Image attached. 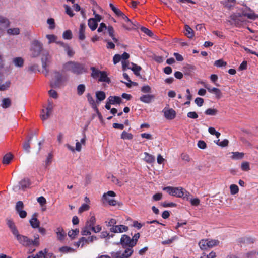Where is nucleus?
I'll return each mask as SVG.
<instances>
[{
    "label": "nucleus",
    "mask_w": 258,
    "mask_h": 258,
    "mask_svg": "<svg viewBox=\"0 0 258 258\" xmlns=\"http://www.w3.org/2000/svg\"><path fill=\"white\" fill-rule=\"evenodd\" d=\"M144 155H145L144 157V160L147 163H151L155 161V158L153 156L148 154V153L145 152Z\"/></svg>",
    "instance_id": "38"
},
{
    "label": "nucleus",
    "mask_w": 258,
    "mask_h": 258,
    "mask_svg": "<svg viewBox=\"0 0 258 258\" xmlns=\"http://www.w3.org/2000/svg\"><path fill=\"white\" fill-rule=\"evenodd\" d=\"M39 239V235L38 234L34 235V240H32V243H31L32 245L38 246L40 244Z\"/></svg>",
    "instance_id": "53"
},
{
    "label": "nucleus",
    "mask_w": 258,
    "mask_h": 258,
    "mask_svg": "<svg viewBox=\"0 0 258 258\" xmlns=\"http://www.w3.org/2000/svg\"><path fill=\"white\" fill-rule=\"evenodd\" d=\"M7 221V224L10 229L11 230V232H12L13 234L15 235L16 234H17L19 231L18 229H17L16 226L15 225V223L12 220L10 219L7 218L6 219Z\"/></svg>",
    "instance_id": "16"
},
{
    "label": "nucleus",
    "mask_w": 258,
    "mask_h": 258,
    "mask_svg": "<svg viewBox=\"0 0 258 258\" xmlns=\"http://www.w3.org/2000/svg\"><path fill=\"white\" fill-rule=\"evenodd\" d=\"M13 62L16 67H22L24 64V60L20 57L14 58Z\"/></svg>",
    "instance_id": "30"
},
{
    "label": "nucleus",
    "mask_w": 258,
    "mask_h": 258,
    "mask_svg": "<svg viewBox=\"0 0 258 258\" xmlns=\"http://www.w3.org/2000/svg\"><path fill=\"white\" fill-rule=\"evenodd\" d=\"M185 35L189 38H191L194 36L193 30L187 25L185 26Z\"/></svg>",
    "instance_id": "26"
},
{
    "label": "nucleus",
    "mask_w": 258,
    "mask_h": 258,
    "mask_svg": "<svg viewBox=\"0 0 258 258\" xmlns=\"http://www.w3.org/2000/svg\"><path fill=\"white\" fill-rule=\"evenodd\" d=\"M27 71L30 73H36L40 72L39 69V65L36 63H31L27 67Z\"/></svg>",
    "instance_id": "23"
},
{
    "label": "nucleus",
    "mask_w": 258,
    "mask_h": 258,
    "mask_svg": "<svg viewBox=\"0 0 258 258\" xmlns=\"http://www.w3.org/2000/svg\"><path fill=\"white\" fill-rule=\"evenodd\" d=\"M13 157V155L11 153L6 154L3 157V163L4 164H9L12 159Z\"/></svg>",
    "instance_id": "34"
},
{
    "label": "nucleus",
    "mask_w": 258,
    "mask_h": 258,
    "mask_svg": "<svg viewBox=\"0 0 258 258\" xmlns=\"http://www.w3.org/2000/svg\"><path fill=\"white\" fill-rule=\"evenodd\" d=\"M30 224L33 228H38L40 225V222L37 219L35 215H33V217L30 220Z\"/></svg>",
    "instance_id": "24"
},
{
    "label": "nucleus",
    "mask_w": 258,
    "mask_h": 258,
    "mask_svg": "<svg viewBox=\"0 0 258 258\" xmlns=\"http://www.w3.org/2000/svg\"><path fill=\"white\" fill-rule=\"evenodd\" d=\"M155 98V96L153 94L142 95L140 97V100L145 103H150Z\"/></svg>",
    "instance_id": "14"
},
{
    "label": "nucleus",
    "mask_w": 258,
    "mask_h": 258,
    "mask_svg": "<svg viewBox=\"0 0 258 258\" xmlns=\"http://www.w3.org/2000/svg\"><path fill=\"white\" fill-rule=\"evenodd\" d=\"M68 80V78L59 71L53 73V77L50 82V86L53 88H59Z\"/></svg>",
    "instance_id": "3"
},
{
    "label": "nucleus",
    "mask_w": 258,
    "mask_h": 258,
    "mask_svg": "<svg viewBox=\"0 0 258 258\" xmlns=\"http://www.w3.org/2000/svg\"><path fill=\"white\" fill-rule=\"evenodd\" d=\"M128 228L127 226L124 225H118L111 227L110 231L113 233H122L126 232L128 230Z\"/></svg>",
    "instance_id": "11"
},
{
    "label": "nucleus",
    "mask_w": 258,
    "mask_h": 258,
    "mask_svg": "<svg viewBox=\"0 0 258 258\" xmlns=\"http://www.w3.org/2000/svg\"><path fill=\"white\" fill-rule=\"evenodd\" d=\"M133 67L131 68V70L134 72V74L138 77L141 78V76L139 73V72L141 70L142 68L140 66H138L136 64L132 63Z\"/></svg>",
    "instance_id": "33"
},
{
    "label": "nucleus",
    "mask_w": 258,
    "mask_h": 258,
    "mask_svg": "<svg viewBox=\"0 0 258 258\" xmlns=\"http://www.w3.org/2000/svg\"><path fill=\"white\" fill-rule=\"evenodd\" d=\"M43 50V44L38 40H34L31 45V57L36 58L38 57Z\"/></svg>",
    "instance_id": "5"
},
{
    "label": "nucleus",
    "mask_w": 258,
    "mask_h": 258,
    "mask_svg": "<svg viewBox=\"0 0 258 258\" xmlns=\"http://www.w3.org/2000/svg\"><path fill=\"white\" fill-rule=\"evenodd\" d=\"M218 112V110L214 108H209L207 109L205 113L208 115H215Z\"/></svg>",
    "instance_id": "48"
},
{
    "label": "nucleus",
    "mask_w": 258,
    "mask_h": 258,
    "mask_svg": "<svg viewBox=\"0 0 258 258\" xmlns=\"http://www.w3.org/2000/svg\"><path fill=\"white\" fill-rule=\"evenodd\" d=\"M89 209V206L86 204H83L79 209L78 212L81 213L84 211H87Z\"/></svg>",
    "instance_id": "59"
},
{
    "label": "nucleus",
    "mask_w": 258,
    "mask_h": 258,
    "mask_svg": "<svg viewBox=\"0 0 258 258\" xmlns=\"http://www.w3.org/2000/svg\"><path fill=\"white\" fill-rule=\"evenodd\" d=\"M143 93H150L151 92V88L149 85H144L141 89Z\"/></svg>",
    "instance_id": "54"
},
{
    "label": "nucleus",
    "mask_w": 258,
    "mask_h": 258,
    "mask_svg": "<svg viewBox=\"0 0 258 258\" xmlns=\"http://www.w3.org/2000/svg\"><path fill=\"white\" fill-rule=\"evenodd\" d=\"M247 10L249 11L248 12L246 10H242V13H236L233 14L231 15H235L238 18L243 17V16L247 17L250 19L254 20L256 18L258 17V16L255 14L249 8H247Z\"/></svg>",
    "instance_id": "8"
},
{
    "label": "nucleus",
    "mask_w": 258,
    "mask_h": 258,
    "mask_svg": "<svg viewBox=\"0 0 258 258\" xmlns=\"http://www.w3.org/2000/svg\"><path fill=\"white\" fill-rule=\"evenodd\" d=\"M99 81L104 82L107 83L110 82V79L108 77L106 72L102 71L99 76Z\"/></svg>",
    "instance_id": "20"
},
{
    "label": "nucleus",
    "mask_w": 258,
    "mask_h": 258,
    "mask_svg": "<svg viewBox=\"0 0 258 258\" xmlns=\"http://www.w3.org/2000/svg\"><path fill=\"white\" fill-rule=\"evenodd\" d=\"M230 193L235 195L238 192L239 188L236 184H231L230 186Z\"/></svg>",
    "instance_id": "49"
},
{
    "label": "nucleus",
    "mask_w": 258,
    "mask_h": 258,
    "mask_svg": "<svg viewBox=\"0 0 258 258\" xmlns=\"http://www.w3.org/2000/svg\"><path fill=\"white\" fill-rule=\"evenodd\" d=\"M163 112L165 117L167 119L172 120L175 117L176 112L173 109H164Z\"/></svg>",
    "instance_id": "12"
},
{
    "label": "nucleus",
    "mask_w": 258,
    "mask_h": 258,
    "mask_svg": "<svg viewBox=\"0 0 258 258\" xmlns=\"http://www.w3.org/2000/svg\"><path fill=\"white\" fill-rule=\"evenodd\" d=\"M30 185V181L28 178H25L21 180L19 183V186H15L13 190L15 191H17L18 190L22 189L24 190L26 188L28 187Z\"/></svg>",
    "instance_id": "10"
},
{
    "label": "nucleus",
    "mask_w": 258,
    "mask_h": 258,
    "mask_svg": "<svg viewBox=\"0 0 258 258\" xmlns=\"http://www.w3.org/2000/svg\"><path fill=\"white\" fill-rule=\"evenodd\" d=\"M62 70L64 72H70L76 75H81L87 71L84 64L75 61H69L63 63Z\"/></svg>",
    "instance_id": "1"
},
{
    "label": "nucleus",
    "mask_w": 258,
    "mask_h": 258,
    "mask_svg": "<svg viewBox=\"0 0 258 258\" xmlns=\"http://www.w3.org/2000/svg\"><path fill=\"white\" fill-rule=\"evenodd\" d=\"M56 233L58 240H62L64 239L66 234L62 228H57L56 230Z\"/></svg>",
    "instance_id": "22"
},
{
    "label": "nucleus",
    "mask_w": 258,
    "mask_h": 258,
    "mask_svg": "<svg viewBox=\"0 0 258 258\" xmlns=\"http://www.w3.org/2000/svg\"><path fill=\"white\" fill-rule=\"evenodd\" d=\"M37 201L42 207L44 206L46 203L45 198L43 196L38 197Z\"/></svg>",
    "instance_id": "61"
},
{
    "label": "nucleus",
    "mask_w": 258,
    "mask_h": 258,
    "mask_svg": "<svg viewBox=\"0 0 258 258\" xmlns=\"http://www.w3.org/2000/svg\"><path fill=\"white\" fill-rule=\"evenodd\" d=\"M116 196L115 193L113 191H108L106 193L103 194L102 197V200L103 201V203L105 202V201L108 202V203L111 206H115L116 205V201L113 199H110L108 197H115Z\"/></svg>",
    "instance_id": "9"
},
{
    "label": "nucleus",
    "mask_w": 258,
    "mask_h": 258,
    "mask_svg": "<svg viewBox=\"0 0 258 258\" xmlns=\"http://www.w3.org/2000/svg\"><path fill=\"white\" fill-rule=\"evenodd\" d=\"M97 102L104 100L106 98L105 93L103 91H99L96 92Z\"/></svg>",
    "instance_id": "25"
},
{
    "label": "nucleus",
    "mask_w": 258,
    "mask_h": 258,
    "mask_svg": "<svg viewBox=\"0 0 258 258\" xmlns=\"http://www.w3.org/2000/svg\"><path fill=\"white\" fill-rule=\"evenodd\" d=\"M24 208V204L22 201H18L16 203L15 209L17 212L22 210Z\"/></svg>",
    "instance_id": "58"
},
{
    "label": "nucleus",
    "mask_w": 258,
    "mask_h": 258,
    "mask_svg": "<svg viewBox=\"0 0 258 258\" xmlns=\"http://www.w3.org/2000/svg\"><path fill=\"white\" fill-rule=\"evenodd\" d=\"M62 37L64 39L70 40L72 38V33L71 30L65 31L62 34Z\"/></svg>",
    "instance_id": "44"
},
{
    "label": "nucleus",
    "mask_w": 258,
    "mask_h": 258,
    "mask_svg": "<svg viewBox=\"0 0 258 258\" xmlns=\"http://www.w3.org/2000/svg\"><path fill=\"white\" fill-rule=\"evenodd\" d=\"M107 29L109 36L112 38V40L115 43L118 44V40L114 37V30L113 27L111 26H109L108 27Z\"/></svg>",
    "instance_id": "28"
},
{
    "label": "nucleus",
    "mask_w": 258,
    "mask_h": 258,
    "mask_svg": "<svg viewBox=\"0 0 258 258\" xmlns=\"http://www.w3.org/2000/svg\"><path fill=\"white\" fill-rule=\"evenodd\" d=\"M235 15H231L230 18L232 21L231 23L234 24L236 26H240L244 22L243 17L238 18Z\"/></svg>",
    "instance_id": "13"
},
{
    "label": "nucleus",
    "mask_w": 258,
    "mask_h": 258,
    "mask_svg": "<svg viewBox=\"0 0 258 258\" xmlns=\"http://www.w3.org/2000/svg\"><path fill=\"white\" fill-rule=\"evenodd\" d=\"M64 50L69 57H72L75 53L73 49L68 45L64 46Z\"/></svg>",
    "instance_id": "47"
},
{
    "label": "nucleus",
    "mask_w": 258,
    "mask_h": 258,
    "mask_svg": "<svg viewBox=\"0 0 258 258\" xmlns=\"http://www.w3.org/2000/svg\"><path fill=\"white\" fill-rule=\"evenodd\" d=\"M14 236L18 241V242L23 246H30L32 245V239L29 238L26 236L20 234L18 232Z\"/></svg>",
    "instance_id": "7"
},
{
    "label": "nucleus",
    "mask_w": 258,
    "mask_h": 258,
    "mask_svg": "<svg viewBox=\"0 0 258 258\" xmlns=\"http://www.w3.org/2000/svg\"><path fill=\"white\" fill-rule=\"evenodd\" d=\"M48 24L49 25V29H53L55 28L54 20L53 18H49L47 20Z\"/></svg>",
    "instance_id": "60"
},
{
    "label": "nucleus",
    "mask_w": 258,
    "mask_h": 258,
    "mask_svg": "<svg viewBox=\"0 0 258 258\" xmlns=\"http://www.w3.org/2000/svg\"><path fill=\"white\" fill-rule=\"evenodd\" d=\"M88 25L91 30L94 31L98 26L97 21L95 19L90 18L88 20Z\"/></svg>",
    "instance_id": "19"
},
{
    "label": "nucleus",
    "mask_w": 258,
    "mask_h": 258,
    "mask_svg": "<svg viewBox=\"0 0 258 258\" xmlns=\"http://www.w3.org/2000/svg\"><path fill=\"white\" fill-rule=\"evenodd\" d=\"M45 254L44 256V258H55V256L52 253H48L47 249H44Z\"/></svg>",
    "instance_id": "64"
},
{
    "label": "nucleus",
    "mask_w": 258,
    "mask_h": 258,
    "mask_svg": "<svg viewBox=\"0 0 258 258\" xmlns=\"http://www.w3.org/2000/svg\"><path fill=\"white\" fill-rule=\"evenodd\" d=\"M226 64V62L224 61L222 59L216 60L214 62V66H216L217 67H221L223 66H225Z\"/></svg>",
    "instance_id": "56"
},
{
    "label": "nucleus",
    "mask_w": 258,
    "mask_h": 258,
    "mask_svg": "<svg viewBox=\"0 0 258 258\" xmlns=\"http://www.w3.org/2000/svg\"><path fill=\"white\" fill-rule=\"evenodd\" d=\"M86 97H87V100H88L89 103L91 105L92 108H93L94 109H97L96 103L95 102V100L93 98L91 94L88 93L86 95Z\"/></svg>",
    "instance_id": "27"
},
{
    "label": "nucleus",
    "mask_w": 258,
    "mask_h": 258,
    "mask_svg": "<svg viewBox=\"0 0 258 258\" xmlns=\"http://www.w3.org/2000/svg\"><path fill=\"white\" fill-rule=\"evenodd\" d=\"M7 33L9 35H18L20 33V30L18 28H9L7 30Z\"/></svg>",
    "instance_id": "39"
},
{
    "label": "nucleus",
    "mask_w": 258,
    "mask_h": 258,
    "mask_svg": "<svg viewBox=\"0 0 258 258\" xmlns=\"http://www.w3.org/2000/svg\"><path fill=\"white\" fill-rule=\"evenodd\" d=\"M86 26L84 24H81L80 26L79 32V38L81 40H84L85 39V31Z\"/></svg>",
    "instance_id": "18"
},
{
    "label": "nucleus",
    "mask_w": 258,
    "mask_h": 258,
    "mask_svg": "<svg viewBox=\"0 0 258 258\" xmlns=\"http://www.w3.org/2000/svg\"><path fill=\"white\" fill-rule=\"evenodd\" d=\"M219 243H220V242L217 240H215V239L208 240V243L209 248H212L214 246L218 245Z\"/></svg>",
    "instance_id": "45"
},
{
    "label": "nucleus",
    "mask_w": 258,
    "mask_h": 258,
    "mask_svg": "<svg viewBox=\"0 0 258 258\" xmlns=\"http://www.w3.org/2000/svg\"><path fill=\"white\" fill-rule=\"evenodd\" d=\"M11 105V100L9 98H4L2 100L1 106L3 108H7Z\"/></svg>",
    "instance_id": "31"
},
{
    "label": "nucleus",
    "mask_w": 258,
    "mask_h": 258,
    "mask_svg": "<svg viewBox=\"0 0 258 258\" xmlns=\"http://www.w3.org/2000/svg\"><path fill=\"white\" fill-rule=\"evenodd\" d=\"M85 86L84 84H80L77 86V91L78 95L81 96L82 95L85 91Z\"/></svg>",
    "instance_id": "41"
},
{
    "label": "nucleus",
    "mask_w": 258,
    "mask_h": 258,
    "mask_svg": "<svg viewBox=\"0 0 258 258\" xmlns=\"http://www.w3.org/2000/svg\"><path fill=\"white\" fill-rule=\"evenodd\" d=\"M195 102L198 106L201 107L204 103V99L200 97H197L196 98Z\"/></svg>",
    "instance_id": "63"
},
{
    "label": "nucleus",
    "mask_w": 258,
    "mask_h": 258,
    "mask_svg": "<svg viewBox=\"0 0 258 258\" xmlns=\"http://www.w3.org/2000/svg\"><path fill=\"white\" fill-rule=\"evenodd\" d=\"M108 101H109V103H111L112 104H119L121 102V99L120 97L118 96H109L108 98Z\"/></svg>",
    "instance_id": "21"
},
{
    "label": "nucleus",
    "mask_w": 258,
    "mask_h": 258,
    "mask_svg": "<svg viewBox=\"0 0 258 258\" xmlns=\"http://www.w3.org/2000/svg\"><path fill=\"white\" fill-rule=\"evenodd\" d=\"M96 222V218L94 216H92L89 220H88L86 224L87 226H88L90 228H92L93 226H94Z\"/></svg>",
    "instance_id": "36"
},
{
    "label": "nucleus",
    "mask_w": 258,
    "mask_h": 258,
    "mask_svg": "<svg viewBox=\"0 0 258 258\" xmlns=\"http://www.w3.org/2000/svg\"><path fill=\"white\" fill-rule=\"evenodd\" d=\"M79 233V229L72 230L68 232V236L71 238L73 239Z\"/></svg>",
    "instance_id": "51"
},
{
    "label": "nucleus",
    "mask_w": 258,
    "mask_h": 258,
    "mask_svg": "<svg viewBox=\"0 0 258 258\" xmlns=\"http://www.w3.org/2000/svg\"><path fill=\"white\" fill-rule=\"evenodd\" d=\"M163 190L166 191L168 194L172 196L177 197H182L184 195H187V192L182 187H174L171 186H167L164 187Z\"/></svg>",
    "instance_id": "6"
},
{
    "label": "nucleus",
    "mask_w": 258,
    "mask_h": 258,
    "mask_svg": "<svg viewBox=\"0 0 258 258\" xmlns=\"http://www.w3.org/2000/svg\"><path fill=\"white\" fill-rule=\"evenodd\" d=\"M208 131L210 134L213 135H215L217 138H219L220 136V133L217 132L214 127H210L208 128Z\"/></svg>",
    "instance_id": "55"
},
{
    "label": "nucleus",
    "mask_w": 258,
    "mask_h": 258,
    "mask_svg": "<svg viewBox=\"0 0 258 258\" xmlns=\"http://www.w3.org/2000/svg\"><path fill=\"white\" fill-rule=\"evenodd\" d=\"M51 113V112H48V111H46L45 113L44 109L42 110V113L40 114L41 119L43 121L47 119L50 117Z\"/></svg>",
    "instance_id": "40"
},
{
    "label": "nucleus",
    "mask_w": 258,
    "mask_h": 258,
    "mask_svg": "<svg viewBox=\"0 0 258 258\" xmlns=\"http://www.w3.org/2000/svg\"><path fill=\"white\" fill-rule=\"evenodd\" d=\"M11 84L10 81H7L2 84H0V91H5L8 90Z\"/></svg>",
    "instance_id": "37"
},
{
    "label": "nucleus",
    "mask_w": 258,
    "mask_h": 258,
    "mask_svg": "<svg viewBox=\"0 0 258 258\" xmlns=\"http://www.w3.org/2000/svg\"><path fill=\"white\" fill-rule=\"evenodd\" d=\"M109 6L114 13L118 16L123 15V13L119 9L116 8L112 3H110Z\"/></svg>",
    "instance_id": "42"
},
{
    "label": "nucleus",
    "mask_w": 258,
    "mask_h": 258,
    "mask_svg": "<svg viewBox=\"0 0 258 258\" xmlns=\"http://www.w3.org/2000/svg\"><path fill=\"white\" fill-rule=\"evenodd\" d=\"M9 25V20L3 17L0 16V34L2 33L3 30L8 27Z\"/></svg>",
    "instance_id": "17"
},
{
    "label": "nucleus",
    "mask_w": 258,
    "mask_h": 258,
    "mask_svg": "<svg viewBox=\"0 0 258 258\" xmlns=\"http://www.w3.org/2000/svg\"><path fill=\"white\" fill-rule=\"evenodd\" d=\"M199 246L202 250L209 248L208 239H202L199 242Z\"/></svg>",
    "instance_id": "32"
},
{
    "label": "nucleus",
    "mask_w": 258,
    "mask_h": 258,
    "mask_svg": "<svg viewBox=\"0 0 258 258\" xmlns=\"http://www.w3.org/2000/svg\"><path fill=\"white\" fill-rule=\"evenodd\" d=\"M202 84L204 85V87L208 90V91L212 93H214L216 97L217 98H220L221 96V93L220 89L217 88H210L208 86L207 84H205L204 83H202Z\"/></svg>",
    "instance_id": "15"
},
{
    "label": "nucleus",
    "mask_w": 258,
    "mask_h": 258,
    "mask_svg": "<svg viewBox=\"0 0 258 258\" xmlns=\"http://www.w3.org/2000/svg\"><path fill=\"white\" fill-rule=\"evenodd\" d=\"M133 138V135L131 134L126 132V131H123L121 135V138L122 139H127L131 140Z\"/></svg>",
    "instance_id": "43"
},
{
    "label": "nucleus",
    "mask_w": 258,
    "mask_h": 258,
    "mask_svg": "<svg viewBox=\"0 0 258 258\" xmlns=\"http://www.w3.org/2000/svg\"><path fill=\"white\" fill-rule=\"evenodd\" d=\"M91 70L92 71V73L91 74V76L92 78L94 79H96L98 77L100 76V75L102 71L96 69L95 67H91L90 68Z\"/></svg>",
    "instance_id": "29"
},
{
    "label": "nucleus",
    "mask_w": 258,
    "mask_h": 258,
    "mask_svg": "<svg viewBox=\"0 0 258 258\" xmlns=\"http://www.w3.org/2000/svg\"><path fill=\"white\" fill-rule=\"evenodd\" d=\"M128 24L126 26H123L124 28L127 30H131L136 29V25L130 21V22H127Z\"/></svg>",
    "instance_id": "62"
},
{
    "label": "nucleus",
    "mask_w": 258,
    "mask_h": 258,
    "mask_svg": "<svg viewBox=\"0 0 258 258\" xmlns=\"http://www.w3.org/2000/svg\"><path fill=\"white\" fill-rule=\"evenodd\" d=\"M91 228L89 227L86 225L82 229L81 234L82 235H89L91 234L90 230Z\"/></svg>",
    "instance_id": "46"
},
{
    "label": "nucleus",
    "mask_w": 258,
    "mask_h": 258,
    "mask_svg": "<svg viewBox=\"0 0 258 258\" xmlns=\"http://www.w3.org/2000/svg\"><path fill=\"white\" fill-rule=\"evenodd\" d=\"M141 30L142 32L150 37H152L153 36L152 32L146 27H142L141 28Z\"/></svg>",
    "instance_id": "57"
},
{
    "label": "nucleus",
    "mask_w": 258,
    "mask_h": 258,
    "mask_svg": "<svg viewBox=\"0 0 258 258\" xmlns=\"http://www.w3.org/2000/svg\"><path fill=\"white\" fill-rule=\"evenodd\" d=\"M120 243L124 249L122 255L125 258L130 257L133 253V247L135 246V243L132 241L130 236L125 234L122 235Z\"/></svg>",
    "instance_id": "2"
},
{
    "label": "nucleus",
    "mask_w": 258,
    "mask_h": 258,
    "mask_svg": "<svg viewBox=\"0 0 258 258\" xmlns=\"http://www.w3.org/2000/svg\"><path fill=\"white\" fill-rule=\"evenodd\" d=\"M241 168L242 171H248L250 170L249 163L248 162H243L241 163Z\"/></svg>",
    "instance_id": "50"
},
{
    "label": "nucleus",
    "mask_w": 258,
    "mask_h": 258,
    "mask_svg": "<svg viewBox=\"0 0 258 258\" xmlns=\"http://www.w3.org/2000/svg\"><path fill=\"white\" fill-rule=\"evenodd\" d=\"M232 159L236 160L242 159L244 155L243 153L238 152H232Z\"/></svg>",
    "instance_id": "35"
},
{
    "label": "nucleus",
    "mask_w": 258,
    "mask_h": 258,
    "mask_svg": "<svg viewBox=\"0 0 258 258\" xmlns=\"http://www.w3.org/2000/svg\"><path fill=\"white\" fill-rule=\"evenodd\" d=\"M41 61L43 69L42 73L46 76L49 72L48 68L51 62V56L47 51L42 52Z\"/></svg>",
    "instance_id": "4"
},
{
    "label": "nucleus",
    "mask_w": 258,
    "mask_h": 258,
    "mask_svg": "<svg viewBox=\"0 0 258 258\" xmlns=\"http://www.w3.org/2000/svg\"><path fill=\"white\" fill-rule=\"evenodd\" d=\"M46 38L48 40V43L50 44L53 42H56V36L53 34H48L46 36Z\"/></svg>",
    "instance_id": "52"
}]
</instances>
